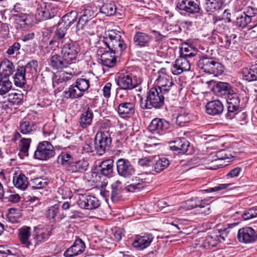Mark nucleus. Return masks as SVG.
Masks as SVG:
<instances>
[{
  "label": "nucleus",
  "mask_w": 257,
  "mask_h": 257,
  "mask_svg": "<svg viewBox=\"0 0 257 257\" xmlns=\"http://www.w3.org/2000/svg\"><path fill=\"white\" fill-rule=\"evenodd\" d=\"M159 88L153 87L147 93L146 99H141L140 106L144 109H150L152 108H160L164 105L165 100L169 101L172 97L163 94Z\"/></svg>",
  "instance_id": "obj_1"
},
{
  "label": "nucleus",
  "mask_w": 257,
  "mask_h": 257,
  "mask_svg": "<svg viewBox=\"0 0 257 257\" xmlns=\"http://www.w3.org/2000/svg\"><path fill=\"white\" fill-rule=\"evenodd\" d=\"M111 143L110 134L107 132L97 133L95 136L94 146L92 143L86 142L82 147L83 150L87 152H92L93 148L96 153L102 155L108 149Z\"/></svg>",
  "instance_id": "obj_2"
},
{
  "label": "nucleus",
  "mask_w": 257,
  "mask_h": 257,
  "mask_svg": "<svg viewBox=\"0 0 257 257\" xmlns=\"http://www.w3.org/2000/svg\"><path fill=\"white\" fill-rule=\"evenodd\" d=\"M102 42L113 54L121 52L125 48V44L120 32L116 30L105 32L103 36Z\"/></svg>",
  "instance_id": "obj_3"
},
{
  "label": "nucleus",
  "mask_w": 257,
  "mask_h": 257,
  "mask_svg": "<svg viewBox=\"0 0 257 257\" xmlns=\"http://www.w3.org/2000/svg\"><path fill=\"white\" fill-rule=\"evenodd\" d=\"M58 47L61 48V54L64 58L71 64L75 62L79 52V47L76 42L67 39Z\"/></svg>",
  "instance_id": "obj_4"
},
{
  "label": "nucleus",
  "mask_w": 257,
  "mask_h": 257,
  "mask_svg": "<svg viewBox=\"0 0 257 257\" xmlns=\"http://www.w3.org/2000/svg\"><path fill=\"white\" fill-rule=\"evenodd\" d=\"M38 3L36 18L39 21H45L54 17L56 14L55 6L50 3L42 1L36 2Z\"/></svg>",
  "instance_id": "obj_5"
},
{
  "label": "nucleus",
  "mask_w": 257,
  "mask_h": 257,
  "mask_svg": "<svg viewBox=\"0 0 257 257\" xmlns=\"http://www.w3.org/2000/svg\"><path fill=\"white\" fill-rule=\"evenodd\" d=\"M55 150L53 146L48 141H43L39 143L34 153L35 159L46 161L54 157Z\"/></svg>",
  "instance_id": "obj_6"
},
{
  "label": "nucleus",
  "mask_w": 257,
  "mask_h": 257,
  "mask_svg": "<svg viewBox=\"0 0 257 257\" xmlns=\"http://www.w3.org/2000/svg\"><path fill=\"white\" fill-rule=\"evenodd\" d=\"M116 165L118 175L124 178H129L135 173V168L127 159H119L116 162Z\"/></svg>",
  "instance_id": "obj_7"
},
{
  "label": "nucleus",
  "mask_w": 257,
  "mask_h": 257,
  "mask_svg": "<svg viewBox=\"0 0 257 257\" xmlns=\"http://www.w3.org/2000/svg\"><path fill=\"white\" fill-rule=\"evenodd\" d=\"M226 98L228 104V112L225 116L227 119H231L238 113L237 111L239 106V96L233 91Z\"/></svg>",
  "instance_id": "obj_8"
},
{
  "label": "nucleus",
  "mask_w": 257,
  "mask_h": 257,
  "mask_svg": "<svg viewBox=\"0 0 257 257\" xmlns=\"http://www.w3.org/2000/svg\"><path fill=\"white\" fill-rule=\"evenodd\" d=\"M77 203L80 208L88 210L96 209L100 205L98 199L91 195L80 196Z\"/></svg>",
  "instance_id": "obj_9"
},
{
  "label": "nucleus",
  "mask_w": 257,
  "mask_h": 257,
  "mask_svg": "<svg viewBox=\"0 0 257 257\" xmlns=\"http://www.w3.org/2000/svg\"><path fill=\"white\" fill-rule=\"evenodd\" d=\"M127 183L128 184L125 187L126 190L128 192H135L143 189L147 186V182L140 175H138L134 176Z\"/></svg>",
  "instance_id": "obj_10"
},
{
  "label": "nucleus",
  "mask_w": 257,
  "mask_h": 257,
  "mask_svg": "<svg viewBox=\"0 0 257 257\" xmlns=\"http://www.w3.org/2000/svg\"><path fill=\"white\" fill-rule=\"evenodd\" d=\"M71 63L62 55L55 54L50 59V65L54 70H60L68 67Z\"/></svg>",
  "instance_id": "obj_11"
},
{
  "label": "nucleus",
  "mask_w": 257,
  "mask_h": 257,
  "mask_svg": "<svg viewBox=\"0 0 257 257\" xmlns=\"http://www.w3.org/2000/svg\"><path fill=\"white\" fill-rule=\"evenodd\" d=\"M176 7L180 10L191 14L199 13L200 10L199 6L194 0H177Z\"/></svg>",
  "instance_id": "obj_12"
},
{
  "label": "nucleus",
  "mask_w": 257,
  "mask_h": 257,
  "mask_svg": "<svg viewBox=\"0 0 257 257\" xmlns=\"http://www.w3.org/2000/svg\"><path fill=\"white\" fill-rule=\"evenodd\" d=\"M85 248L84 242L80 238L76 239L72 245L64 253L65 257H73L82 253Z\"/></svg>",
  "instance_id": "obj_13"
},
{
  "label": "nucleus",
  "mask_w": 257,
  "mask_h": 257,
  "mask_svg": "<svg viewBox=\"0 0 257 257\" xmlns=\"http://www.w3.org/2000/svg\"><path fill=\"white\" fill-rule=\"evenodd\" d=\"M154 237L151 234H145L144 235H138L133 242L134 247L139 250H143L151 244Z\"/></svg>",
  "instance_id": "obj_14"
},
{
  "label": "nucleus",
  "mask_w": 257,
  "mask_h": 257,
  "mask_svg": "<svg viewBox=\"0 0 257 257\" xmlns=\"http://www.w3.org/2000/svg\"><path fill=\"white\" fill-rule=\"evenodd\" d=\"M158 86L156 88H159L164 92L163 94H167L171 97L173 96L172 93V87L174 84L172 79L167 78L165 76H159L157 79Z\"/></svg>",
  "instance_id": "obj_15"
},
{
  "label": "nucleus",
  "mask_w": 257,
  "mask_h": 257,
  "mask_svg": "<svg viewBox=\"0 0 257 257\" xmlns=\"http://www.w3.org/2000/svg\"><path fill=\"white\" fill-rule=\"evenodd\" d=\"M190 69V63L187 58L183 56L176 59L175 64L172 69V73L175 75H178L183 71L189 70Z\"/></svg>",
  "instance_id": "obj_16"
},
{
  "label": "nucleus",
  "mask_w": 257,
  "mask_h": 257,
  "mask_svg": "<svg viewBox=\"0 0 257 257\" xmlns=\"http://www.w3.org/2000/svg\"><path fill=\"white\" fill-rule=\"evenodd\" d=\"M81 16L79 18L77 24V29L78 30L84 29L86 24L89 20L91 19L95 16V11L90 7L83 9L81 12Z\"/></svg>",
  "instance_id": "obj_17"
},
{
  "label": "nucleus",
  "mask_w": 257,
  "mask_h": 257,
  "mask_svg": "<svg viewBox=\"0 0 257 257\" xmlns=\"http://www.w3.org/2000/svg\"><path fill=\"white\" fill-rule=\"evenodd\" d=\"M152 40V37L143 32H137L133 37L135 46L139 47H148Z\"/></svg>",
  "instance_id": "obj_18"
},
{
  "label": "nucleus",
  "mask_w": 257,
  "mask_h": 257,
  "mask_svg": "<svg viewBox=\"0 0 257 257\" xmlns=\"http://www.w3.org/2000/svg\"><path fill=\"white\" fill-rule=\"evenodd\" d=\"M88 165V163L84 159L76 161L73 160L72 162L68 165L66 171L69 173L82 172L87 170Z\"/></svg>",
  "instance_id": "obj_19"
},
{
  "label": "nucleus",
  "mask_w": 257,
  "mask_h": 257,
  "mask_svg": "<svg viewBox=\"0 0 257 257\" xmlns=\"http://www.w3.org/2000/svg\"><path fill=\"white\" fill-rule=\"evenodd\" d=\"M121 182L116 181L111 186V191L104 190L101 193L106 198H110L112 201H117L120 197Z\"/></svg>",
  "instance_id": "obj_20"
},
{
  "label": "nucleus",
  "mask_w": 257,
  "mask_h": 257,
  "mask_svg": "<svg viewBox=\"0 0 257 257\" xmlns=\"http://www.w3.org/2000/svg\"><path fill=\"white\" fill-rule=\"evenodd\" d=\"M117 84L120 88L124 90L132 89L138 84L136 79L130 75L120 77Z\"/></svg>",
  "instance_id": "obj_21"
},
{
  "label": "nucleus",
  "mask_w": 257,
  "mask_h": 257,
  "mask_svg": "<svg viewBox=\"0 0 257 257\" xmlns=\"http://www.w3.org/2000/svg\"><path fill=\"white\" fill-rule=\"evenodd\" d=\"M224 107L222 102L218 100H215L208 102L206 105V112L211 115L221 114L223 111Z\"/></svg>",
  "instance_id": "obj_22"
},
{
  "label": "nucleus",
  "mask_w": 257,
  "mask_h": 257,
  "mask_svg": "<svg viewBox=\"0 0 257 257\" xmlns=\"http://www.w3.org/2000/svg\"><path fill=\"white\" fill-rule=\"evenodd\" d=\"M93 118V112L89 108H85L82 111L79 120L80 126L85 128L90 126L92 122Z\"/></svg>",
  "instance_id": "obj_23"
},
{
  "label": "nucleus",
  "mask_w": 257,
  "mask_h": 257,
  "mask_svg": "<svg viewBox=\"0 0 257 257\" xmlns=\"http://www.w3.org/2000/svg\"><path fill=\"white\" fill-rule=\"evenodd\" d=\"M67 28L63 25L62 27L58 28L55 31L54 39L50 41L49 45L59 46V45L63 43L65 40L69 39L65 37Z\"/></svg>",
  "instance_id": "obj_24"
},
{
  "label": "nucleus",
  "mask_w": 257,
  "mask_h": 257,
  "mask_svg": "<svg viewBox=\"0 0 257 257\" xmlns=\"http://www.w3.org/2000/svg\"><path fill=\"white\" fill-rule=\"evenodd\" d=\"M169 127V123L165 119L161 118L154 119L149 125V129L151 132H157L160 133L161 132L167 130Z\"/></svg>",
  "instance_id": "obj_25"
},
{
  "label": "nucleus",
  "mask_w": 257,
  "mask_h": 257,
  "mask_svg": "<svg viewBox=\"0 0 257 257\" xmlns=\"http://www.w3.org/2000/svg\"><path fill=\"white\" fill-rule=\"evenodd\" d=\"M117 112L121 117L132 115L135 113V104L133 102H122L117 107Z\"/></svg>",
  "instance_id": "obj_26"
},
{
  "label": "nucleus",
  "mask_w": 257,
  "mask_h": 257,
  "mask_svg": "<svg viewBox=\"0 0 257 257\" xmlns=\"http://www.w3.org/2000/svg\"><path fill=\"white\" fill-rule=\"evenodd\" d=\"M257 240V233L250 227L242 228V241L245 243L254 242Z\"/></svg>",
  "instance_id": "obj_27"
},
{
  "label": "nucleus",
  "mask_w": 257,
  "mask_h": 257,
  "mask_svg": "<svg viewBox=\"0 0 257 257\" xmlns=\"http://www.w3.org/2000/svg\"><path fill=\"white\" fill-rule=\"evenodd\" d=\"M189 146V142L185 138H179L171 143L170 148L173 151H178L179 153H185Z\"/></svg>",
  "instance_id": "obj_28"
},
{
  "label": "nucleus",
  "mask_w": 257,
  "mask_h": 257,
  "mask_svg": "<svg viewBox=\"0 0 257 257\" xmlns=\"http://www.w3.org/2000/svg\"><path fill=\"white\" fill-rule=\"evenodd\" d=\"M214 91L218 96L226 98L233 90L228 83L219 82L214 87Z\"/></svg>",
  "instance_id": "obj_29"
},
{
  "label": "nucleus",
  "mask_w": 257,
  "mask_h": 257,
  "mask_svg": "<svg viewBox=\"0 0 257 257\" xmlns=\"http://www.w3.org/2000/svg\"><path fill=\"white\" fill-rule=\"evenodd\" d=\"M35 239L37 244L46 241L51 234V229L48 228H35Z\"/></svg>",
  "instance_id": "obj_30"
},
{
  "label": "nucleus",
  "mask_w": 257,
  "mask_h": 257,
  "mask_svg": "<svg viewBox=\"0 0 257 257\" xmlns=\"http://www.w3.org/2000/svg\"><path fill=\"white\" fill-rule=\"evenodd\" d=\"M36 126L34 122L24 119L20 122V130L24 135H30L36 130Z\"/></svg>",
  "instance_id": "obj_31"
},
{
  "label": "nucleus",
  "mask_w": 257,
  "mask_h": 257,
  "mask_svg": "<svg viewBox=\"0 0 257 257\" xmlns=\"http://www.w3.org/2000/svg\"><path fill=\"white\" fill-rule=\"evenodd\" d=\"M13 182L16 188L21 190H25L28 184L27 178L22 173H15Z\"/></svg>",
  "instance_id": "obj_32"
},
{
  "label": "nucleus",
  "mask_w": 257,
  "mask_h": 257,
  "mask_svg": "<svg viewBox=\"0 0 257 257\" xmlns=\"http://www.w3.org/2000/svg\"><path fill=\"white\" fill-rule=\"evenodd\" d=\"M113 161L108 159L101 162L99 165V171L104 176H111L113 173Z\"/></svg>",
  "instance_id": "obj_33"
},
{
  "label": "nucleus",
  "mask_w": 257,
  "mask_h": 257,
  "mask_svg": "<svg viewBox=\"0 0 257 257\" xmlns=\"http://www.w3.org/2000/svg\"><path fill=\"white\" fill-rule=\"evenodd\" d=\"M14 71L15 66L9 60H4L0 64V73L3 76L7 77L10 76Z\"/></svg>",
  "instance_id": "obj_34"
},
{
  "label": "nucleus",
  "mask_w": 257,
  "mask_h": 257,
  "mask_svg": "<svg viewBox=\"0 0 257 257\" xmlns=\"http://www.w3.org/2000/svg\"><path fill=\"white\" fill-rule=\"evenodd\" d=\"M31 228L28 226H24L19 229V236L21 243L27 247L31 245L29 241L30 236Z\"/></svg>",
  "instance_id": "obj_35"
},
{
  "label": "nucleus",
  "mask_w": 257,
  "mask_h": 257,
  "mask_svg": "<svg viewBox=\"0 0 257 257\" xmlns=\"http://www.w3.org/2000/svg\"><path fill=\"white\" fill-rule=\"evenodd\" d=\"M77 16L78 13L75 11H73L66 14L62 18V22L59 24V25H63L66 27L69 28L76 22L77 19Z\"/></svg>",
  "instance_id": "obj_36"
},
{
  "label": "nucleus",
  "mask_w": 257,
  "mask_h": 257,
  "mask_svg": "<svg viewBox=\"0 0 257 257\" xmlns=\"http://www.w3.org/2000/svg\"><path fill=\"white\" fill-rule=\"evenodd\" d=\"M243 79L251 81L257 80V66H252L251 68H244L242 71Z\"/></svg>",
  "instance_id": "obj_37"
},
{
  "label": "nucleus",
  "mask_w": 257,
  "mask_h": 257,
  "mask_svg": "<svg viewBox=\"0 0 257 257\" xmlns=\"http://www.w3.org/2000/svg\"><path fill=\"white\" fill-rule=\"evenodd\" d=\"M65 96L67 98L75 99L83 96V93L73 84L70 85L67 90L64 91Z\"/></svg>",
  "instance_id": "obj_38"
},
{
  "label": "nucleus",
  "mask_w": 257,
  "mask_h": 257,
  "mask_svg": "<svg viewBox=\"0 0 257 257\" xmlns=\"http://www.w3.org/2000/svg\"><path fill=\"white\" fill-rule=\"evenodd\" d=\"M110 51H106L101 55V60L103 65L108 67H112L115 65L116 58L115 56L112 55Z\"/></svg>",
  "instance_id": "obj_39"
},
{
  "label": "nucleus",
  "mask_w": 257,
  "mask_h": 257,
  "mask_svg": "<svg viewBox=\"0 0 257 257\" xmlns=\"http://www.w3.org/2000/svg\"><path fill=\"white\" fill-rule=\"evenodd\" d=\"M26 74L23 69L19 67L17 68L16 72L14 76V82L15 85L19 87H22L26 83Z\"/></svg>",
  "instance_id": "obj_40"
},
{
  "label": "nucleus",
  "mask_w": 257,
  "mask_h": 257,
  "mask_svg": "<svg viewBox=\"0 0 257 257\" xmlns=\"http://www.w3.org/2000/svg\"><path fill=\"white\" fill-rule=\"evenodd\" d=\"M116 11V8L113 1L106 2L100 8V12L106 16L114 15Z\"/></svg>",
  "instance_id": "obj_41"
},
{
  "label": "nucleus",
  "mask_w": 257,
  "mask_h": 257,
  "mask_svg": "<svg viewBox=\"0 0 257 257\" xmlns=\"http://www.w3.org/2000/svg\"><path fill=\"white\" fill-rule=\"evenodd\" d=\"M213 62V59L212 58L203 56L198 61V66L204 72L209 73V71L212 70L211 67Z\"/></svg>",
  "instance_id": "obj_42"
},
{
  "label": "nucleus",
  "mask_w": 257,
  "mask_h": 257,
  "mask_svg": "<svg viewBox=\"0 0 257 257\" xmlns=\"http://www.w3.org/2000/svg\"><path fill=\"white\" fill-rule=\"evenodd\" d=\"M203 200L198 197L192 198L186 200L182 205V207L187 209H191L195 207H200L203 204Z\"/></svg>",
  "instance_id": "obj_43"
},
{
  "label": "nucleus",
  "mask_w": 257,
  "mask_h": 257,
  "mask_svg": "<svg viewBox=\"0 0 257 257\" xmlns=\"http://www.w3.org/2000/svg\"><path fill=\"white\" fill-rule=\"evenodd\" d=\"M48 182L42 178H36L31 179L29 183L30 187L32 190L41 189L45 188Z\"/></svg>",
  "instance_id": "obj_44"
},
{
  "label": "nucleus",
  "mask_w": 257,
  "mask_h": 257,
  "mask_svg": "<svg viewBox=\"0 0 257 257\" xmlns=\"http://www.w3.org/2000/svg\"><path fill=\"white\" fill-rule=\"evenodd\" d=\"M216 159L212 162V163H213L215 164V166L213 167H210L211 169L215 170L218 168L222 167L226 165V164L221 163V162L222 160L228 158L227 155L225 154L224 151L222 150L217 152L216 153Z\"/></svg>",
  "instance_id": "obj_45"
},
{
  "label": "nucleus",
  "mask_w": 257,
  "mask_h": 257,
  "mask_svg": "<svg viewBox=\"0 0 257 257\" xmlns=\"http://www.w3.org/2000/svg\"><path fill=\"white\" fill-rule=\"evenodd\" d=\"M19 67L20 69H23L26 74H30L31 75H33L37 72L38 62L36 60H32L28 63L25 67L21 66Z\"/></svg>",
  "instance_id": "obj_46"
},
{
  "label": "nucleus",
  "mask_w": 257,
  "mask_h": 257,
  "mask_svg": "<svg viewBox=\"0 0 257 257\" xmlns=\"http://www.w3.org/2000/svg\"><path fill=\"white\" fill-rule=\"evenodd\" d=\"M73 158L72 156L65 152H62L58 156L57 162L58 163L66 167V169L73 161Z\"/></svg>",
  "instance_id": "obj_47"
},
{
  "label": "nucleus",
  "mask_w": 257,
  "mask_h": 257,
  "mask_svg": "<svg viewBox=\"0 0 257 257\" xmlns=\"http://www.w3.org/2000/svg\"><path fill=\"white\" fill-rule=\"evenodd\" d=\"M16 20L21 26L24 28H26L31 24V16L27 14H22L16 15Z\"/></svg>",
  "instance_id": "obj_48"
},
{
  "label": "nucleus",
  "mask_w": 257,
  "mask_h": 257,
  "mask_svg": "<svg viewBox=\"0 0 257 257\" xmlns=\"http://www.w3.org/2000/svg\"><path fill=\"white\" fill-rule=\"evenodd\" d=\"M170 164L169 160L162 158L158 160L154 165V171L159 173L167 168Z\"/></svg>",
  "instance_id": "obj_49"
},
{
  "label": "nucleus",
  "mask_w": 257,
  "mask_h": 257,
  "mask_svg": "<svg viewBox=\"0 0 257 257\" xmlns=\"http://www.w3.org/2000/svg\"><path fill=\"white\" fill-rule=\"evenodd\" d=\"M181 56L184 57L190 58L195 56L196 55V51L191 46L185 45L181 49Z\"/></svg>",
  "instance_id": "obj_50"
},
{
  "label": "nucleus",
  "mask_w": 257,
  "mask_h": 257,
  "mask_svg": "<svg viewBox=\"0 0 257 257\" xmlns=\"http://www.w3.org/2000/svg\"><path fill=\"white\" fill-rule=\"evenodd\" d=\"M12 87V82L9 79L0 78V94H5L10 90Z\"/></svg>",
  "instance_id": "obj_51"
},
{
  "label": "nucleus",
  "mask_w": 257,
  "mask_h": 257,
  "mask_svg": "<svg viewBox=\"0 0 257 257\" xmlns=\"http://www.w3.org/2000/svg\"><path fill=\"white\" fill-rule=\"evenodd\" d=\"M222 0H205V5L208 12H213L221 7Z\"/></svg>",
  "instance_id": "obj_52"
},
{
  "label": "nucleus",
  "mask_w": 257,
  "mask_h": 257,
  "mask_svg": "<svg viewBox=\"0 0 257 257\" xmlns=\"http://www.w3.org/2000/svg\"><path fill=\"white\" fill-rule=\"evenodd\" d=\"M212 70L209 71V74H213L215 76L221 74L224 71L223 66L218 62L213 59V62L211 67Z\"/></svg>",
  "instance_id": "obj_53"
},
{
  "label": "nucleus",
  "mask_w": 257,
  "mask_h": 257,
  "mask_svg": "<svg viewBox=\"0 0 257 257\" xmlns=\"http://www.w3.org/2000/svg\"><path fill=\"white\" fill-rule=\"evenodd\" d=\"M75 85L84 94L89 87V81L88 79L80 78L76 80Z\"/></svg>",
  "instance_id": "obj_54"
},
{
  "label": "nucleus",
  "mask_w": 257,
  "mask_h": 257,
  "mask_svg": "<svg viewBox=\"0 0 257 257\" xmlns=\"http://www.w3.org/2000/svg\"><path fill=\"white\" fill-rule=\"evenodd\" d=\"M232 185L231 183L227 184H219L213 187H210L207 189L201 190L199 191L200 192H205L206 193H211L213 192H219L220 191L225 190L229 186Z\"/></svg>",
  "instance_id": "obj_55"
},
{
  "label": "nucleus",
  "mask_w": 257,
  "mask_h": 257,
  "mask_svg": "<svg viewBox=\"0 0 257 257\" xmlns=\"http://www.w3.org/2000/svg\"><path fill=\"white\" fill-rule=\"evenodd\" d=\"M216 245L217 241L214 239L212 236H207L203 241L200 246L205 249H209Z\"/></svg>",
  "instance_id": "obj_56"
},
{
  "label": "nucleus",
  "mask_w": 257,
  "mask_h": 257,
  "mask_svg": "<svg viewBox=\"0 0 257 257\" xmlns=\"http://www.w3.org/2000/svg\"><path fill=\"white\" fill-rule=\"evenodd\" d=\"M257 217V208H251L246 210L242 214V218L244 220H248Z\"/></svg>",
  "instance_id": "obj_57"
},
{
  "label": "nucleus",
  "mask_w": 257,
  "mask_h": 257,
  "mask_svg": "<svg viewBox=\"0 0 257 257\" xmlns=\"http://www.w3.org/2000/svg\"><path fill=\"white\" fill-rule=\"evenodd\" d=\"M189 121L190 118L188 114L185 113L179 114L176 118V123L180 126H183L185 123Z\"/></svg>",
  "instance_id": "obj_58"
},
{
  "label": "nucleus",
  "mask_w": 257,
  "mask_h": 257,
  "mask_svg": "<svg viewBox=\"0 0 257 257\" xmlns=\"http://www.w3.org/2000/svg\"><path fill=\"white\" fill-rule=\"evenodd\" d=\"M59 208L57 205L51 206L48 210L47 211V217L50 219L55 220L57 217V215L59 212Z\"/></svg>",
  "instance_id": "obj_59"
},
{
  "label": "nucleus",
  "mask_w": 257,
  "mask_h": 257,
  "mask_svg": "<svg viewBox=\"0 0 257 257\" xmlns=\"http://www.w3.org/2000/svg\"><path fill=\"white\" fill-rule=\"evenodd\" d=\"M57 193L63 199L70 198L71 197V191L69 188L67 187L62 186L59 187Z\"/></svg>",
  "instance_id": "obj_60"
},
{
  "label": "nucleus",
  "mask_w": 257,
  "mask_h": 257,
  "mask_svg": "<svg viewBox=\"0 0 257 257\" xmlns=\"http://www.w3.org/2000/svg\"><path fill=\"white\" fill-rule=\"evenodd\" d=\"M31 141V140L30 139L23 138L21 139L20 146L22 152L24 153H26L28 151Z\"/></svg>",
  "instance_id": "obj_61"
},
{
  "label": "nucleus",
  "mask_w": 257,
  "mask_h": 257,
  "mask_svg": "<svg viewBox=\"0 0 257 257\" xmlns=\"http://www.w3.org/2000/svg\"><path fill=\"white\" fill-rule=\"evenodd\" d=\"M23 98V95L21 93H12L9 95V100L14 104H18Z\"/></svg>",
  "instance_id": "obj_62"
},
{
  "label": "nucleus",
  "mask_w": 257,
  "mask_h": 257,
  "mask_svg": "<svg viewBox=\"0 0 257 257\" xmlns=\"http://www.w3.org/2000/svg\"><path fill=\"white\" fill-rule=\"evenodd\" d=\"M199 212L204 215H208L211 212V207L210 204H205L203 201V204L199 207Z\"/></svg>",
  "instance_id": "obj_63"
},
{
  "label": "nucleus",
  "mask_w": 257,
  "mask_h": 257,
  "mask_svg": "<svg viewBox=\"0 0 257 257\" xmlns=\"http://www.w3.org/2000/svg\"><path fill=\"white\" fill-rule=\"evenodd\" d=\"M20 44L18 42H15L13 45L8 48L7 51V53L9 55H13L15 52L20 50Z\"/></svg>",
  "instance_id": "obj_64"
}]
</instances>
